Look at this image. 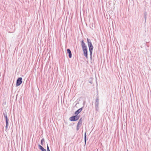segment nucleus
Listing matches in <instances>:
<instances>
[{
    "label": "nucleus",
    "instance_id": "f257e3e1",
    "mask_svg": "<svg viewBox=\"0 0 151 151\" xmlns=\"http://www.w3.org/2000/svg\"><path fill=\"white\" fill-rule=\"evenodd\" d=\"M81 46L82 49L83 54L84 55L86 58H88V48L87 47L84 42V40H82L81 41Z\"/></svg>",
    "mask_w": 151,
    "mask_h": 151
},
{
    "label": "nucleus",
    "instance_id": "f03ea898",
    "mask_svg": "<svg viewBox=\"0 0 151 151\" xmlns=\"http://www.w3.org/2000/svg\"><path fill=\"white\" fill-rule=\"evenodd\" d=\"M99 95L97 94L96 96V99L95 102V110L96 111H98L99 110Z\"/></svg>",
    "mask_w": 151,
    "mask_h": 151
},
{
    "label": "nucleus",
    "instance_id": "7ed1b4c3",
    "mask_svg": "<svg viewBox=\"0 0 151 151\" xmlns=\"http://www.w3.org/2000/svg\"><path fill=\"white\" fill-rule=\"evenodd\" d=\"M79 115H75L73 116L70 117L69 119V120L72 122L76 121L78 120L79 118Z\"/></svg>",
    "mask_w": 151,
    "mask_h": 151
},
{
    "label": "nucleus",
    "instance_id": "20e7f679",
    "mask_svg": "<svg viewBox=\"0 0 151 151\" xmlns=\"http://www.w3.org/2000/svg\"><path fill=\"white\" fill-rule=\"evenodd\" d=\"M22 77L19 78L16 81V86H19L22 83Z\"/></svg>",
    "mask_w": 151,
    "mask_h": 151
},
{
    "label": "nucleus",
    "instance_id": "39448f33",
    "mask_svg": "<svg viewBox=\"0 0 151 151\" xmlns=\"http://www.w3.org/2000/svg\"><path fill=\"white\" fill-rule=\"evenodd\" d=\"M87 42L89 49L93 48V46L92 45L91 40L88 38H87Z\"/></svg>",
    "mask_w": 151,
    "mask_h": 151
},
{
    "label": "nucleus",
    "instance_id": "423d86ee",
    "mask_svg": "<svg viewBox=\"0 0 151 151\" xmlns=\"http://www.w3.org/2000/svg\"><path fill=\"white\" fill-rule=\"evenodd\" d=\"M83 106L81 108H80L79 109L76 111L74 113V114L76 115H78V114L83 109Z\"/></svg>",
    "mask_w": 151,
    "mask_h": 151
},
{
    "label": "nucleus",
    "instance_id": "0eeeda50",
    "mask_svg": "<svg viewBox=\"0 0 151 151\" xmlns=\"http://www.w3.org/2000/svg\"><path fill=\"white\" fill-rule=\"evenodd\" d=\"M3 115L4 116V117L6 119V122H9V119L8 118L7 115V113L5 111V112H3Z\"/></svg>",
    "mask_w": 151,
    "mask_h": 151
},
{
    "label": "nucleus",
    "instance_id": "6e6552de",
    "mask_svg": "<svg viewBox=\"0 0 151 151\" xmlns=\"http://www.w3.org/2000/svg\"><path fill=\"white\" fill-rule=\"evenodd\" d=\"M67 52L68 54V56L69 58H71L72 57L71 52L69 49H68L67 50Z\"/></svg>",
    "mask_w": 151,
    "mask_h": 151
},
{
    "label": "nucleus",
    "instance_id": "1a4fd4ad",
    "mask_svg": "<svg viewBox=\"0 0 151 151\" xmlns=\"http://www.w3.org/2000/svg\"><path fill=\"white\" fill-rule=\"evenodd\" d=\"M89 52H90V56L91 59V60L92 58V52L93 50V48L92 49H89Z\"/></svg>",
    "mask_w": 151,
    "mask_h": 151
},
{
    "label": "nucleus",
    "instance_id": "9d476101",
    "mask_svg": "<svg viewBox=\"0 0 151 151\" xmlns=\"http://www.w3.org/2000/svg\"><path fill=\"white\" fill-rule=\"evenodd\" d=\"M82 118H81L77 123V125L81 127L82 125Z\"/></svg>",
    "mask_w": 151,
    "mask_h": 151
},
{
    "label": "nucleus",
    "instance_id": "9b49d317",
    "mask_svg": "<svg viewBox=\"0 0 151 151\" xmlns=\"http://www.w3.org/2000/svg\"><path fill=\"white\" fill-rule=\"evenodd\" d=\"M39 149L42 151H47L46 150L44 149L42 146L39 144L38 145Z\"/></svg>",
    "mask_w": 151,
    "mask_h": 151
},
{
    "label": "nucleus",
    "instance_id": "f8f14e48",
    "mask_svg": "<svg viewBox=\"0 0 151 151\" xmlns=\"http://www.w3.org/2000/svg\"><path fill=\"white\" fill-rule=\"evenodd\" d=\"M86 132H85L84 134V142H85V145H86Z\"/></svg>",
    "mask_w": 151,
    "mask_h": 151
},
{
    "label": "nucleus",
    "instance_id": "ddd939ff",
    "mask_svg": "<svg viewBox=\"0 0 151 151\" xmlns=\"http://www.w3.org/2000/svg\"><path fill=\"white\" fill-rule=\"evenodd\" d=\"M147 16V14L146 12H145L144 13V18L145 19V21L146 22V19Z\"/></svg>",
    "mask_w": 151,
    "mask_h": 151
},
{
    "label": "nucleus",
    "instance_id": "4468645a",
    "mask_svg": "<svg viewBox=\"0 0 151 151\" xmlns=\"http://www.w3.org/2000/svg\"><path fill=\"white\" fill-rule=\"evenodd\" d=\"M44 142H45V139H44V138H43L41 140V144L42 145H43V143Z\"/></svg>",
    "mask_w": 151,
    "mask_h": 151
},
{
    "label": "nucleus",
    "instance_id": "2eb2a0df",
    "mask_svg": "<svg viewBox=\"0 0 151 151\" xmlns=\"http://www.w3.org/2000/svg\"><path fill=\"white\" fill-rule=\"evenodd\" d=\"M9 125V122H6V125L5 126V128L7 130V129Z\"/></svg>",
    "mask_w": 151,
    "mask_h": 151
},
{
    "label": "nucleus",
    "instance_id": "dca6fc26",
    "mask_svg": "<svg viewBox=\"0 0 151 151\" xmlns=\"http://www.w3.org/2000/svg\"><path fill=\"white\" fill-rule=\"evenodd\" d=\"M47 151H50L47 144Z\"/></svg>",
    "mask_w": 151,
    "mask_h": 151
},
{
    "label": "nucleus",
    "instance_id": "f3484780",
    "mask_svg": "<svg viewBox=\"0 0 151 151\" xmlns=\"http://www.w3.org/2000/svg\"><path fill=\"white\" fill-rule=\"evenodd\" d=\"M81 127L80 126H78L77 125V127H76V130L77 131H78L79 129V128L80 127Z\"/></svg>",
    "mask_w": 151,
    "mask_h": 151
},
{
    "label": "nucleus",
    "instance_id": "a211bd4d",
    "mask_svg": "<svg viewBox=\"0 0 151 151\" xmlns=\"http://www.w3.org/2000/svg\"><path fill=\"white\" fill-rule=\"evenodd\" d=\"M89 83H91V84L92 83V82H91V81H89Z\"/></svg>",
    "mask_w": 151,
    "mask_h": 151
},
{
    "label": "nucleus",
    "instance_id": "6ab92c4d",
    "mask_svg": "<svg viewBox=\"0 0 151 151\" xmlns=\"http://www.w3.org/2000/svg\"><path fill=\"white\" fill-rule=\"evenodd\" d=\"M127 151H129L128 150H127Z\"/></svg>",
    "mask_w": 151,
    "mask_h": 151
}]
</instances>
